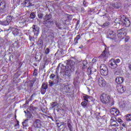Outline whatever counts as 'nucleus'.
Wrapping results in <instances>:
<instances>
[{
    "label": "nucleus",
    "mask_w": 131,
    "mask_h": 131,
    "mask_svg": "<svg viewBox=\"0 0 131 131\" xmlns=\"http://www.w3.org/2000/svg\"><path fill=\"white\" fill-rule=\"evenodd\" d=\"M100 101L103 103V104H105V105H108V106H111L113 105H114V100L110 98V96L109 95L103 93L101 94L100 96Z\"/></svg>",
    "instance_id": "obj_1"
},
{
    "label": "nucleus",
    "mask_w": 131,
    "mask_h": 131,
    "mask_svg": "<svg viewBox=\"0 0 131 131\" xmlns=\"http://www.w3.org/2000/svg\"><path fill=\"white\" fill-rule=\"evenodd\" d=\"M120 62V59H112L109 61L108 64L110 67L112 68V69H115L117 67V64Z\"/></svg>",
    "instance_id": "obj_2"
},
{
    "label": "nucleus",
    "mask_w": 131,
    "mask_h": 131,
    "mask_svg": "<svg viewBox=\"0 0 131 131\" xmlns=\"http://www.w3.org/2000/svg\"><path fill=\"white\" fill-rule=\"evenodd\" d=\"M75 62L73 60H69L67 62V65L66 66V68L67 69H69L71 71H74V69L75 68Z\"/></svg>",
    "instance_id": "obj_3"
},
{
    "label": "nucleus",
    "mask_w": 131,
    "mask_h": 131,
    "mask_svg": "<svg viewBox=\"0 0 131 131\" xmlns=\"http://www.w3.org/2000/svg\"><path fill=\"white\" fill-rule=\"evenodd\" d=\"M11 30L12 32V34L14 35V36H17L18 35H21V30L13 28V27H10L9 29L8 30V31H10Z\"/></svg>",
    "instance_id": "obj_4"
},
{
    "label": "nucleus",
    "mask_w": 131,
    "mask_h": 131,
    "mask_svg": "<svg viewBox=\"0 0 131 131\" xmlns=\"http://www.w3.org/2000/svg\"><path fill=\"white\" fill-rule=\"evenodd\" d=\"M100 73L103 76L108 75V69L105 64H101L100 66Z\"/></svg>",
    "instance_id": "obj_5"
},
{
    "label": "nucleus",
    "mask_w": 131,
    "mask_h": 131,
    "mask_svg": "<svg viewBox=\"0 0 131 131\" xmlns=\"http://www.w3.org/2000/svg\"><path fill=\"white\" fill-rule=\"evenodd\" d=\"M12 19V16H8L6 17V20H0V25H3L4 26H7V25H9L10 23L11 22Z\"/></svg>",
    "instance_id": "obj_6"
},
{
    "label": "nucleus",
    "mask_w": 131,
    "mask_h": 131,
    "mask_svg": "<svg viewBox=\"0 0 131 131\" xmlns=\"http://www.w3.org/2000/svg\"><path fill=\"white\" fill-rule=\"evenodd\" d=\"M119 24H121V23L125 26V27H128L130 25V21L127 18H122L121 21L119 23H117Z\"/></svg>",
    "instance_id": "obj_7"
},
{
    "label": "nucleus",
    "mask_w": 131,
    "mask_h": 131,
    "mask_svg": "<svg viewBox=\"0 0 131 131\" xmlns=\"http://www.w3.org/2000/svg\"><path fill=\"white\" fill-rule=\"evenodd\" d=\"M117 90L119 94H123V93L126 91V89H125V87L123 86V85L119 84L117 86Z\"/></svg>",
    "instance_id": "obj_8"
},
{
    "label": "nucleus",
    "mask_w": 131,
    "mask_h": 131,
    "mask_svg": "<svg viewBox=\"0 0 131 131\" xmlns=\"http://www.w3.org/2000/svg\"><path fill=\"white\" fill-rule=\"evenodd\" d=\"M27 20V18L20 17H19V21H18V26L21 27V26H24L25 23Z\"/></svg>",
    "instance_id": "obj_9"
},
{
    "label": "nucleus",
    "mask_w": 131,
    "mask_h": 131,
    "mask_svg": "<svg viewBox=\"0 0 131 131\" xmlns=\"http://www.w3.org/2000/svg\"><path fill=\"white\" fill-rule=\"evenodd\" d=\"M32 32L34 33V35H38L39 33V28L36 25H33L32 27Z\"/></svg>",
    "instance_id": "obj_10"
},
{
    "label": "nucleus",
    "mask_w": 131,
    "mask_h": 131,
    "mask_svg": "<svg viewBox=\"0 0 131 131\" xmlns=\"http://www.w3.org/2000/svg\"><path fill=\"white\" fill-rule=\"evenodd\" d=\"M110 112L112 115L117 116L119 114V111L116 108H112L110 110Z\"/></svg>",
    "instance_id": "obj_11"
},
{
    "label": "nucleus",
    "mask_w": 131,
    "mask_h": 131,
    "mask_svg": "<svg viewBox=\"0 0 131 131\" xmlns=\"http://www.w3.org/2000/svg\"><path fill=\"white\" fill-rule=\"evenodd\" d=\"M115 35H116V34L115 32L111 30H109L107 32V37L108 38H114L115 37Z\"/></svg>",
    "instance_id": "obj_12"
},
{
    "label": "nucleus",
    "mask_w": 131,
    "mask_h": 131,
    "mask_svg": "<svg viewBox=\"0 0 131 131\" xmlns=\"http://www.w3.org/2000/svg\"><path fill=\"white\" fill-rule=\"evenodd\" d=\"M98 83L99 86H101V88H103V86H105V85H106V82L102 78H99L98 79Z\"/></svg>",
    "instance_id": "obj_13"
},
{
    "label": "nucleus",
    "mask_w": 131,
    "mask_h": 131,
    "mask_svg": "<svg viewBox=\"0 0 131 131\" xmlns=\"http://www.w3.org/2000/svg\"><path fill=\"white\" fill-rule=\"evenodd\" d=\"M34 127L39 128L41 126V122L39 119H35L34 121Z\"/></svg>",
    "instance_id": "obj_14"
},
{
    "label": "nucleus",
    "mask_w": 131,
    "mask_h": 131,
    "mask_svg": "<svg viewBox=\"0 0 131 131\" xmlns=\"http://www.w3.org/2000/svg\"><path fill=\"white\" fill-rule=\"evenodd\" d=\"M112 7H113L114 9H119L121 7V3L120 2H114L111 5Z\"/></svg>",
    "instance_id": "obj_15"
},
{
    "label": "nucleus",
    "mask_w": 131,
    "mask_h": 131,
    "mask_svg": "<svg viewBox=\"0 0 131 131\" xmlns=\"http://www.w3.org/2000/svg\"><path fill=\"white\" fill-rule=\"evenodd\" d=\"M111 126H116L117 125V122H116V118L112 117L111 120Z\"/></svg>",
    "instance_id": "obj_16"
},
{
    "label": "nucleus",
    "mask_w": 131,
    "mask_h": 131,
    "mask_svg": "<svg viewBox=\"0 0 131 131\" xmlns=\"http://www.w3.org/2000/svg\"><path fill=\"white\" fill-rule=\"evenodd\" d=\"M109 56V52L107 50H106V48H105V50L102 52L101 55L100 56V58H106V57H108Z\"/></svg>",
    "instance_id": "obj_17"
},
{
    "label": "nucleus",
    "mask_w": 131,
    "mask_h": 131,
    "mask_svg": "<svg viewBox=\"0 0 131 131\" xmlns=\"http://www.w3.org/2000/svg\"><path fill=\"white\" fill-rule=\"evenodd\" d=\"M115 80L117 83L120 84L123 82L124 79H123V77H117Z\"/></svg>",
    "instance_id": "obj_18"
},
{
    "label": "nucleus",
    "mask_w": 131,
    "mask_h": 131,
    "mask_svg": "<svg viewBox=\"0 0 131 131\" xmlns=\"http://www.w3.org/2000/svg\"><path fill=\"white\" fill-rule=\"evenodd\" d=\"M6 9V2L4 0L0 1V10H5Z\"/></svg>",
    "instance_id": "obj_19"
},
{
    "label": "nucleus",
    "mask_w": 131,
    "mask_h": 131,
    "mask_svg": "<svg viewBox=\"0 0 131 131\" xmlns=\"http://www.w3.org/2000/svg\"><path fill=\"white\" fill-rule=\"evenodd\" d=\"M124 32H125V30L124 29H121L120 30H118L117 31V34L119 36V37H121V36L122 34H124Z\"/></svg>",
    "instance_id": "obj_20"
},
{
    "label": "nucleus",
    "mask_w": 131,
    "mask_h": 131,
    "mask_svg": "<svg viewBox=\"0 0 131 131\" xmlns=\"http://www.w3.org/2000/svg\"><path fill=\"white\" fill-rule=\"evenodd\" d=\"M52 23H53V21L49 20H44L43 21V25H45V26H47V27H49V26H50Z\"/></svg>",
    "instance_id": "obj_21"
},
{
    "label": "nucleus",
    "mask_w": 131,
    "mask_h": 131,
    "mask_svg": "<svg viewBox=\"0 0 131 131\" xmlns=\"http://www.w3.org/2000/svg\"><path fill=\"white\" fill-rule=\"evenodd\" d=\"M25 7H27V8H28V7H30V6L32 5V4L29 2L28 0H26L24 3Z\"/></svg>",
    "instance_id": "obj_22"
},
{
    "label": "nucleus",
    "mask_w": 131,
    "mask_h": 131,
    "mask_svg": "<svg viewBox=\"0 0 131 131\" xmlns=\"http://www.w3.org/2000/svg\"><path fill=\"white\" fill-rule=\"evenodd\" d=\"M79 39H80V35H77L76 37L75 38L74 44L77 45Z\"/></svg>",
    "instance_id": "obj_23"
},
{
    "label": "nucleus",
    "mask_w": 131,
    "mask_h": 131,
    "mask_svg": "<svg viewBox=\"0 0 131 131\" xmlns=\"http://www.w3.org/2000/svg\"><path fill=\"white\" fill-rule=\"evenodd\" d=\"M68 70L66 72V75L68 76V77H70L71 76V72H72L73 71H71L69 70V69H67Z\"/></svg>",
    "instance_id": "obj_24"
},
{
    "label": "nucleus",
    "mask_w": 131,
    "mask_h": 131,
    "mask_svg": "<svg viewBox=\"0 0 131 131\" xmlns=\"http://www.w3.org/2000/svg\"><path fill=\"white\" fill-rule=\"evenodd\" d=\"M55 25H56V27L58 28V29H63V27H62V25H61V23L56 21L55 23Z\"/></svg>",
    "instance_id": "obj_25"
},
{
    "label": "nucleus",
    "mask_w": 131,
    "mask_h": 131,
    "mask_svg": "<svg viewBox=\"0 0 131 131\" xmlns=\"http://www.w3.org/2000/svg\"><path fill=\"white\" fill-rule=\"evenodd\" d=\"M58 106H59L58 103L56 102H53L51 103V107L52 108H57L58 107Z\"/></svg>",
    "instance_id": "obj_26"
},
{
    "label": "nucleus",
    "mask_w": 131,
    "mask_h": 131,
    "mask_svg": "<svg viewBox=\"0 0 131 131\" xmlns=\"http://www.w3.org/2000/svg\"><path fill=\"white\" fill-rule=\"evenodd\" d=\"M52 18V14H48L46 15L44 17H43V20H50V19Z\"/></svg>",
    "instance_id": "obj_27"
},
{
    "label": "nucleus",
    "mask_w": 131,
    "mask_h": 131,
    "mask_svg": "<svg viewBox=\"0 0 131 131\" xmlns=\"http://www.w3.org/2000/svg\"><path fill=\"white\" fill-rule=\"evenodd\" d=\"M37 45H38V46H43V41H42V39H39L38 42H37Z\"/></svg>",
    "instance_id": "obj_28"
},
{
    "label": "nucleus",
    "mask_w": 131,
    "mask_h": 131,
    "mask_svg": "<svg viewBox=\"0 0 131 131\" xmlns=\"http://www.w3.org/2000/svg\"><path fill=\"white\" fill-rule=\"evenodd\" d=\"M63 85H64V90L66 89L67 92H70V88H69V85H68V84L66 85V84H63Z\"/></svg>",
    "instance_id": "obj_29"
},
{
    "label": "nucleus",
    "mask_w": 131,
    "mask_h": 131,
    "mask_svg": "<svg viewBox=\"0 0 131 131\" xmlns=\"http://www.w3.org/2000/svg\"><path fill=\"white\" fill-rule=\"evenodd\" d=\"M68 126L69 128V130L70 131H72V125H71V124L70 123V122L69 121H68Z\"/></svg>",
    "instance_id": "obj_30"
},
{
    "label": "nucleus",
    "mask_w": 131,
    "mask_h": 131,
    "mask_svg": "<svg viewBox=\"0 0 131 131\" xmlns=\"http://www.w3.org/2000/svg\"><path fill=\"white\" fill-rule=\"evenodd\" d=\"M81 105L84 107L85 108L86 107V105H88V102L85 101H82L81 103Z\"/></svg>",
    "instance_id": "obj_31"
},
{
    "label": "nucleus",
    "mask_w": 131,
    "mask_h": 131,
    "mask_svg": "<svg viewBox=\"0 0 131 131\" xmlns=\"http://www.w3.org/2000/svg\"><path fill=\"white\" fill-rule=\"evenodd\" d=\"M126 120L127 121H130L131 120V114L127 115L126 117Z\"/></svg>",
    "instance_id": "obj_32"
},
{
    "label": "nucleus",
    "mask_w": 131,
    "mask_h": 131,
    "mask_svg": "<svg viewBox=\"0 0 131 131\" xmlns=\"http://www.w3.org/2000/svg\"><path fill=\"white\" fill-rule=\"evenodd\" d=\"M41 89L47 90L48 89V84L43 83L41 86Z\"/></svg>",
    "instance_id": "obj_33"
},
{
    "label": "nucleus",
    "mask_w": 131,
    "mask_h": 131,
    "mask_svg": "<svg viewBox=\"0 0 131 131\" xmlns=\"http://www.w3.org/2000/svg\"><path fill=\"white\" fill-rule=\"evenodd\" d=\"M90 98L89 96L88 95H85L84 96H83V99L85 101V102H89V98Z\"/></svg>",
    "instance_id": "obj_34"
},
{
    "label": "nucleus",
    "mask_w": 131,
    "mask_h": 131,
    "mask_svg": "<svg viewBox=\"0 0 131 131\" xmlns=\"http://www.w3.org/2000/svg\"><path fill=\"white\" fill-rule=\"evenodd\" d=\"M28 121V119H26L23 122V126H27V122Z\"/></svg>",
    "instance_id": "obj_35"
},
{
    "label": "nucleus",
    "mask_w": 131,
    "mask_h": 131,
    "mask_svg": "<svg viewBox=\"0 0 131 131\" xmlns=\"http://www.w3.org/2000/svg\"><path fill=\"white\" fill-rule=\"evenodd\" d=\"M110 25V23L106 21L104 24H103L102 27H106V26H109Z\"/></svg>",
    "instance_id": "obj_36"
},
{
    "label": "nucleus",
    "mask_w": 131,
    "mask_h": 131,
    "mask_svg": "<svg viewBox=\"0 0 131 131\" xmlns=\"http://www.w3.org/2000/svg\"><path fill=\"white\" fill-rule=\"evenodd\" d=\"M30 17L31 19H34L35 18V13L32 12L30 14Z\"/></svg>",
    "instance_id": "obj_37"
},
{
    "label": "nucleus",
    "mask_w": 131,
    "mask_h": 131,
    "mask_svg": "<svg viewBox=\"0 0 131 131\" xmlns=\"http://www.w3.org/2000/svg\"><path fill=\"white\" fill-rule=\"evenodd\" d=\"M33 76L35 77L37 76V70L36 69L34 70Z\"/></svg>",
    "instance_id": "obj_38"
},
{
    "label": "nucleus",
    "mask_w": 131,
    "mask_h": 131,
    "mask_svg": "<svg viewBox=\"0 0 131 131\" xmlns=\"http://www.w3.org/2000/svg\"><path fill=\"white\" fill-rule=\"evenodd\" d=\"M46 92H47V89H43L41 88V94H42V95H45L46 94Z\"/></svg>",
    "instance_id": "obj_39"
},
{
    "label": "nucleus",
    "mask_w": 131,
    "mask_h": 131,
    "mask_svg": "<svg viewBox=\"0 0 131 131\" xmlns=\"http://www.w3.org/2000/svg\"><path fill=\"white\" fill-rule=\"evenodd\" d=\"M42 17H43V14H42V13H39L38 14V17L39 19H42Z\"/></svg>",
    "instance_id": "obj_40"
},
{
    "label": "nucleus",
    "mask_w": 131,
    "mask_h": 131,
    "mask_svg": "<svg viewBox=\"0 0 131 131\" xmlns=\"http://www.w3.org/2000/svg\"><path fill=\"white\" fill-rule=\"evenodd\" d=\"M55 83H54L52 81L50 80L49 81V86H53Z\"/></svg>",
    "instance_id": "obj_41"
},
{
    "label": "nucleus",
    "mask_w": 131,
    "mask_h": 131,
    "mask_svg": "<svg viewBox=\"0 0 131 131\" xmlns=\"http://www.w3.org/2000/svg\"><path fill=\"white\" fill-rule=\"evenodd\" d=\"M45 54H46L47 55L50 54V49L49 48H47L46 51H45Z\"/></svg>",
    "instance_id": "obj_42"
},
{
    "label": "nucleus",
    "mask_w": 131,
    "mask_h": 131,
    "mask_svg": "<svg viewBox=\"0 0 131 131\" xmlns=\"http://www.w3.org/2000/svg\"><path fill=\"white\" fill-rule=\"evenodd\" d=\"M88 73H89V74H91L92 73V68L91 67H89L88 69Z\"/></svg>",
    "instance_id": "obj_43"
},
{
    "label": "nucleus",
    "mask_w": 131,
    "mask_h": 131,
    "mask_svg": "<svg viewBox=\"0 0 131 131\" xmlns=\"http://www.w3.org/2000/svg\"><path fill=\"white\" fill-rule=\"evenodd\" d=\"M129 40V36H126L125 38V42H127V41H128Z\"/></svg>",
    "instance_id": "obj_44"
},
{
    "label": "nucleus",
    "mask_w": 131,
    "mask_h": 131,
    "mask_svg": "<svg viewBox=\"0 0 131 131\" xmlns=\"http://www.w3.org/2000/svg\"><path fill=\"white\" fill-rule=\"evenodd\" d=\"M55 76H56V75H55V74H51L50 76V78H51V79H54V78H55Z\"/></svg>",
    "instance_id": "obj_45"
},
{
    "label": "nucleus",
    "mask_w": 131,
    "mask_h": 131,
    "mask_svg": "<svg viewBox=\"0 0 131 131\" xmlns=\"http://www.w3.org/2000/svg\"><path fill=\"white\" fill-rule=\"evenodd\" d=\"M33 84H34V82H32V81H30V86H31V87L33 86Z\"/></svg>",
    "instance_id": "obj_46"
},
{
    "label": "nucleus",
    "mask_w": 131,
    "mask_h": 131,
    "mask_svg": "<svg viewBox=\"0 0 131 131\" xmlns=\"http://www.w3.org/2000/svg\"><path fill=\"white\" fill-rule=\"evenodd\" d=\"M86 68V66L84 64V63H83V67H82V69H85Z\"/></svg>",
    "instance_id": "obj_47"
},
{
    "label": "nucleus",
    "mask_w": 131,
    "mask_h": 131,
    "mask_svg": "<svg viewBox=\"0 0 131 131\" xmlns=\"http://www.w3.org/2000/svg\"><path fill=\"white\" fill-rule=\"evenodd\" d=\"M29 40H30V41H32V40H33V38L32 37V36H29Z\"/></svg>",
    "instance_id": "obj_48"
},
{
    "label": "nucleus",
    "mask_w": 131,
    "mask_h": 131,
    "mask_svg": "<svg viewBox=\"0 0 131 131\" xmlns=\"http://www.w3.org/2000/svg\"><path fill=\"white\" fill-rule=\"evenodd\" d=\"M115 75H119V71H116L114 73Z\"/></svg>",
    "instance_id": "obj_49"
},
{
    "label": "nucleus",
    "mask_w": 131,
    "mask_h": 131,
    "mask_svg": "<svg viewBox=\"0 0 131 131\" xmlns=\"http://www.w3.org/2000/svg\"><path fill=\"white\" fill-rule=\"evenodd\" d=\"M31 81H32L34 83V82H35V81H36V78H33L32 80H31Z\"/></svg>",
    "instance_id": "obj_50"
},
{
    "label": "nucleus",
    "mask_w": 131,
    "mask_h": 131,
    "mask_svg": "<svg viewBox=\"0 0 131 131\" xmlns=\"http://www.w3.org/2000/svg\"><path fill=\"white\" fill-rule=\"evenodd\" d=\"M92 62H93V63H95L96 62H97V60H96V59L93 58L92 60Z\"/></svg>",
    "instance_id": "obj_51"
},
{
    "label": "nucleus",
    "mask_w": 131,
    "mask_h": 131,
    "mask_svg": "<svg viewBox=\"0 0 131 131\" xmlns=\"http://www.w3.org/2000/svg\"><path fill=\"white\" fill-rule=\"evenodd\" d=\"M28 131H32V127H29Z\"/></svg>",
    "instance_id": "obj_52"
},
{
    "label": "nucleus",
    "mask_w": 131,
    "mask_h": 131,
    "mask_svg": "<svg viewBox=\"0 0 131 131\" xmlns=\"http://www.w3.org/2000/svg\"><path fill=\"white\" fill-rule=\"evenodd\" d=\"M121 121H122V120H121V119H118V122H119V123L121 122Z\"/></svg>",
    "instance_id": "obj_53"
},
{
    "label": "nucleus",
    "mask_w": 131,
    "mask_h": 131,
    "mask_svg": "<svg viewBox=\"0 0 131 131\" xmlns=\"http://www.w3.org/2000/svg\"><path fill=\"white\" fill-rule=\"evenodd\" d=\"M126 125L125 124V123H122V126H123V127H125Z\"/></svg>",
    "instance_id": "obj_54"
},
{
    "label": "nucleus",
    "mask_w": 131,
    "mask_h": 131,
    "mask_svg": "<svg viewBox=\"0 0 131 131\" xmlns=\"http://www.w3.org/2000/svg\"><path fill=\"white\" fill-rule=\"evenodd\" d=\"M56 124H57L58 127H59V126H59V124H60L59 123L57 122V123H56Z\"/></svg>",
    "instance_id": "obj_55"
},
{
    "label": "nucleus",
    "mask_w": 131,
    "mask_h": 131,
    "mask_svg": "<svg viewBox=\"0 0 131 131\" xmlns=\"http://www.w3.org/2000/svg\"><path fill=\"white\" fill-rule=\"evenodd\" d=\"M64 124V122L61 123V124L59 126V127H60V126H61V125H63Z\"/></svg>",
    "instance_id": "obj_56"
},
{
    "label": "nucleus",
    "mask_w": 131,
    "mask_h": 131,
    "mask_svg": "<svg viewBox=\"0 0 131 131\" xmlns=\"http://www.w3.org/2000/svg\"><path fill=\"white\" fill-rule=\"evenodd\" d=\"M79 49H82V46L79 47Z\"/></svg>",
    "instance_id": "obj_57"
},
{
    "label": "nucleus",
    "mask_w": 131,
    "mask_h": 131,
    "mask_svg": "<svg viewBox=\"0 0 131 131\" xmlns=\"http://www.w3.org/2000/svg\"><path fill=\"white\" fill-rule=\"evenodd\" d=\"M88 90L89 92H90V91H91V90H90V88H88Z\"/></svg>",
    "instance_id": "obj_58"
},
{
    "label": "nucleus",
    "mask_w": 131,
    "mask_h": 131,
    "mask_svg": "<svg viewBox=\"0 0 131 131\" xmlns=\"http://www.w3.org/2000/svg\"><path fill=\"white\" fill-rule=\"evenodd\" d=\"M114 131H117L116 128L114 129Z\"/></svg>",
    "instance_id": "obj_59"
},
{
    "label": "nucleus",
    "mask_w": 131,
    "mask_h": 131,
    "mask_svg": "<svg viewBox=\"0 0 131 131\" xmlns=\"http://www.w3.org/2000/svg\"><path fill=\"white\" fill-rule=\"evenodd\" d=\"M77 24H79V22L77 21Z\"/></svg>",
    "instance_id": "obj_60"
},
{
    "label": "nucleus",
    "mask_w": 131,
    "mask_h": 131,
    "mask_svg": "<svg viewBox=\"0 0 131 131\" xmlns=\"http://www.w3.org/2000/svg\"><path fill=\"white\" fill-rule=\"evenodd\" d=\"M117 20H118V19H116V22H117Z\"/></svg>",
    "instance_id": "obj_61"
},
{
    "label": "nucleus",
    "mask_w": 131,
    "mask_h": 131,
    "mask_svg": "<svg viewBox=\"0 0 131 131\" xmlns=\"http://www.w3.org/2000/svg\"><path fill=\"white\" fill-rule=\"evenodd\" d=\"M29 118H31V116H29Z\"/></svg>",
    "instance_id": "obj_62"
},
{
    "label": "nucleus",
    "mask_w": 131,
    "mask_h": 131,
    "mask_svg": "<svg viewBox=\"0 0 131 131\" xmlns=\"http://www.w3.org/2000/svg\"><path fill=\"white\" fill-rule=\"evenodd\" d=\"M110 10H111H111H112V8H110Z\"/></svg>",
    "instance_id": "obj_63"
},
{
    "label": "nucleus",
    "mask_w": 131,
    "mask_h": 131,
    "mask_svg": "<svg viewBox=\"0 0 131 131\" xmlns=\"http://www.w3.org/2000/svg\"><path fill=\"white\" fill-rule=\"evenodd\" d=\"M18 131H22V130H18Z\"/></svg>",
    "instance_id": "obj_64"
}]
</instances>
